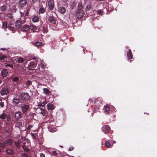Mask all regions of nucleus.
<instances>
[{
	"instance_id": "obj_46",
	"label": "nucleus",
	"mask_w": 157,
	"mask_h": 157,
	"mask_svg": "<svg viewBox=\"0 0 157 157\" xmlns=\"http://www.w3.org/2000/svg\"><path fill=\"white\" fill-rule=\"evenodd\" d=\"M14 144L17 147H18L19 146V144L18 142H15Z\"/></svg>"
},
{
	"instance_id": "obj_8",
	"label": "nucleus",
	"mask_w": 157,
	"mask_h": 157,
	"mask_svg": "<svg viewBox=\"0 0 157 157\" xmlns=\"http://www.w3.org/2000/svg\"><path fill=\"white\" fill-rule=\"evenodd\" d=\"M9 92L8 89L6 87L3 88L0 91V93L2 96L7 95Z\"/></svg>"
},
{
	"instance_id": "obj_30",
	"label": "nucleus",
	"mask_w": 157,
	"mask_h": 157,
	"mask_svg": "<svg viewBox=\"0 0 157 157\" xmlns=\"http://www.w3.org/2000/svg\"><path fill=\"white\" fill-rule=\"evenodd\" d=\"M7 58V56L5 55L1 54L0 55V61L5 59Z\"/></svg>"
},
{
	"instance_id": "obj_51",
	"label": "nucleus",
	"mask_w": 157,
	"mask_h": 157,
	"mask_svg": "<svg viewBox=\"0 0 157 157\" xmlns=\"http://www.w3.org/2000/svg\"><path fill=\"white\" fill-rule=\"evenodd\" d=\"M8 17L10 18H12V15L11 14H8Z\"/></svg>"
},
{
	"instance_id": "obj_60",
	"label": "nucleus",
	"mask_w": 157,
	"mask_h": 157,
	"mask_svg": "<svg viewBox=\"0 0 157 157\" xmlns=\"http://www.w3.org/2000/svg\"><path fill=\"white\" fill-rule=\"evenodd\" d=\"M2 82V81L1 80H0V84Z\"/></svg>"
},
{
	"instance_id": "obj_23",
	"label": "nucleus",
	"mask_w": 157,
	"mask_h": 157,
	"mask_svg": "<svg viewBox=\"0 0 157 157\" xmlns=\"http://www.w3.org/2000/svg\"><path fill=\"white\" fill-rule=\"evenodd\" d=\"M25 59L23 58L20 57L18 58V59L17 60L16 62L18 63H21L25 61Z\"/></svg>"
},
{
	"instance_id": "obj_7",
	"label": "nucleus",
	"mask_w": 157,
	"mask_h": 157,
	"mask_svg": "<svg viewBox=\"0 0 157 157\" xmlns=\"http://www.w3.org/2000/svg\"><path fill=\"white\" fill-rule=\"evenodd\" d=\"M26 0H20L18 2V7L21 8L25 6L27 4Z\"/></svg>"
},
{
	"instance_id": "obj_17",
	"label": "nucleus",
	"mask_w": 157,
	"mask_h": 157,
	"mask_svg": "<svg viewBox=\"0 0 157 157\" xmlns=\"http://www.w3.org/2000/svg\"><path fill=\"white\" fill-rule=\"evenodd\" d=\"M59 12L62 14H63L66 12V9L63 6H60L58 8Z\"/></svg>"
},
{
	"instance_id": "obj_11",
	"label": "nucleus",
	"mask_w": 157,
	"mask_h": 157,
	"mask_svg": "<svg viewBox=\"0 0 157 157\" xmlns=\"http://www.w3.org/2000/svg\"><path fill=\"white\" fill-rule=\"evenodd\" d=\"M48 20L50 23L53 24H55L56 23V21L55 17L53 16H50L48 19Z\"/></svg>"
},
{
	"instance_id": "obj_48",
	"label": "nucleus",
	"mask_w": 157,
	"mask_h": 157,
	"mask_svg": "<svg viewBox=\"0 0 157 157\" xmlns=\"http://www.w3.org/2000/svg\"><path fill=\"white\" fill-rule=\"evenodd\" d=\"M73 149H74L73 147H71L69 148L68 150L69 151H72Z\"/></svg>"
},
{
	"instance_id": "obj_6",
	"label": "nucleus",
	"mask_w": 157,
	"mask_h": 157,
	"mask_svg": "<svg viewBox=\"0 0 157 157\" xmlns=\"http://www.w3.org/2000/svg\"><path fill=\"white\" fill-rule=\"evenodd\" d=\"M36 63L33 62H31L29 63V65L27 67V68L29 70H33L36 66Z\"/></svg>"
},
{
	"instance_id": "obj_21",
	"label": "nucleus",
	"mask_w": 157,
	"mask_h": 157,
	"mask_svg": "<svg viewBox=\"0 0 157 157\" xmlns=\"http://www.w3.org/2000/svg\"><path fill=\"white\" fill-rule=\"evenodd\" d=\"M20 101V99L14 98L13 99V103L15 105H17L19 103Z\"/></svg>"
},
{
	"instance_id": "obj_39",
	"label": "nucleus",
	"mask_w": 157,
	"mask_h": 157,
	"mask_svg": "<svg viewBox=\"0 0 157 157\" xmlns=\"http://www.w3.org/2000/svg\"><path fill=\"white\" fill-rule=\"evenodd\" d=\"M5 67H9L12 68H13V65L12 64H10L9 63H7L5 65Z\"/></svg>"
},
{
	"instance_id": "obj_44",
	"label": "nucleus",
	"mask_w": 157,
	"mask_h": 157,
	"mask_svg": "<svg viewBox=\"0 0 157 157\" xmlns=\"http://www.w3.org/2000/svg\"><path fill=\"white\" fill-rule=\"evenodd\" d=\"M47 103V102L45 101H43V102H41V104L42 105V106L44 107V106Z\"/></svg>"
},
{
	"instance_id": "obj_50",
	"label": "nucleus",
	"mask_w": 157,
	"mask_h": 157,
	"mask_svg": "<svg viewBox=\"0 0 157 157\" xmlns=\"http://www.w3.org/2000/svg\"><path fill=\"white\" fill-rule=\"evenodd\" d=\"M7 118V120L8 121H10L11 120V119L10 117H6Z\"/></svg>"
},
{
	"instance_id": "obj_18",
	"label": "nucleus",
	"mask_w": 157,
	"mask_h": 157,
	"mask_svg": "<svg viewBox=\"0 0 157 157\" xmlns=\"http://www.w3.org/2000/svg\"><path fill=\"white\" fill-rule=\"evenodd\" d=\"M127 55L128 59H132V52L131 49H129L128 51L127 52Z\"/></svg>"
},
{
	"instance_id": "obj_43",
	"label": "nucleus",
	"mask_w": 157,
	"mask_h": 157,
	"mask_svg": "<svg viewBox=\"0 0 157 157\" xmlns=\"http://www.w3.org/2000/svg\"><path fill=\"white\" fill-rule=\"evenodd\" d=\"M19 80V78L17 77H15L13 79V81L15 82H17Z\"/></svg>"
},
{
	"instance_id": "obj_28",
	"label": "nucleus",
	"mask_w": 157,
	"mask_h": 157,
	"mask_svg": "<svg viewBox=\"0 0 157 157\" xmlns=\"http://www.w3.org/2000/svg\"><path fill=\"white\" fill-rule=\"evenodd\" d=\"M7 117V116L6 114L5 113H2L0 115V119H5Z\"/></svg>"
},
{
	"instance_id": "obj_2",
	"label": "nucleus",
	"mask_w": 157,
	"mask_h": 157,
	"mask_svg": "<svg viewBox=\"0 0 157 157\" xmlns=\"http://www.w3.org/2000/svg\"><path fill=\"white\" fill-rule=\"evenodd\" d=\"M21 99L23 101H26L29 100L30 96L27 93H22L21 94Z\"/></svg>"
},
{
	"instance_id": "obj_29",
	"label": "nucleus",
	"mask_w": 157,
	"mask_h": 157,
	"mask_svg": "<svg viewBox=\"0 0 157 157\" xmlns=\"http://www.w3.org/2000/svg\"><path fill=\"white\" fill-rule=\"evenodd\" d=\"M42 44V43L41 42H36L34 43V45L36 47H38L41 46Z\"/></svg>"
},
{
	"instance_id": "obj_54",
	"label": "nucleus",
	"mask_w": 157,
	"mask_h": 157,
	"mask_svg": "<svg viewBox=\"0 0 157 157\" xmlns=\"http://www.w3.org/2000/svg\"><path fill=\"white\" fill-rule=\"evenodd\" d=\"M40 109L41 110V112H43V111H44V110L43 109Z\"/></svg>"
},
{
	"instance_id": "obj_41",
	"label": "nucleus",
	"mask_w": 157,
	"mask_h": 157,
	"mask_svg": "<svg viewBox=\"0 0 157 157\" xmlns=\"http://www.w3.org/2000/svg\"><path fill=\"white\" fill-rule=\"evenodd\" d=\"M0 105L2 107H3L4 105V103L2 102V99H0Z\"/></svg>"
},
{
	"instance_id": "obj_40",
	"label": "nucleus",
	"mask_w": 157,
	"mask_h": 157,
	"mask_svg": "<svg viewBox=\"0 0 157 157\" xmlns=\"http://www.w3.org/2000/svg\"><path fill=\"white\" fill-rule=\"evenodd\" d=\"M17 125L19 127H21L22 125V122L19 121L17 122Z\"/></svg>"
},
{
	"instance_id": "obj_20",
	"label": "nucleus",
	"mask_w": 157,
	"mask_h": 157,
	"mask_svg": "<svg viewBox=\"0 0 157 157\" xmlns=\"http://www.w3.org/2000/svg\"><path fill=\"white\" fill-rule=\"evenodd\" d=\"M6 153L8 155H12L14 154V151L12 149H8L6 151Z\"/></svg>"
},
{
	"instance_id": "obj_5",
	"label": "nucleus",
	"mask_w": 157,
	"mask_h": 157,
	"mask_svg": "<svg viewBox=\"0 0 157 157\" xmlns=\"http://www.w3.org/2000/svg\"><path fill=\"white\" fill-rule=\"evenodd\" d=\"M102 130L105 134H108L110 130V127L108 125H105L103 126Z\"/></svg>"
},
{
	"instance_id": "obj_15",
	"label": "nucleus",
	"mask_w": 157,
	"mask_h": 157,
	"mask_svg": "<svg viewBox=\"0 0 157 157\" xmlns=\"http://www.w3.org/2000/svg\"><path fill=\"white\" fill-rule=\"evenodd\" d=\"M104 112L106 113L107 114H108L109 113L110 108L109 106L106 105L104 106L103 108Z\"/></svg>"
},
{
	"instance_id": "obj_55",
	"label": "nucleus",
	"mask_w": 157,
	"mask_h": 157,
	"mask_svg": "<svg viewBox=\"0 0 157 157\" xmlns=\"http://www.w3.org/2000/svg\"><path fill=\"white\" fill-rule=\"evenodd\" d=\"M38 0H33V1L34 3L37 2Z\"/></svg>"
},
{
	"instance_id": "obj_3",
	"label": "nucleus",
	"mask_w": 157,
	"mask_h": 157,
	"mask_svg": "<svg viewBox=\"0 0 157 157\" xmlns=\"http://www.w3.org/2000/svg\"><path fill=\"white\" fill-rule=\"evenodd\" d=\"M21 110L23 113L26 114L29 110V106L27 104H23L21 106Z\"/></svg>"
},
{
	"instance_id": "obj_14",
	"label": "nucleus",
	"mask_w": 157,
	"mask_h": 157,
	"mask_svg": "<svg viewBox=\"0 0 157 157\" xmlns=\"http://www.w3.org/2000/svg\"><path fill=\"white\" fill-rule=\"evenodd\" d=\"M22 113L21 111H17L15 113L16 119L18 120L21 117Z\"/></svg>"
},
{
	"instance_id": "obj_10",
	"label": "nucleus",
	"mask_w": 157,
	"mask_h": 157,
	"mask_svg": "<svg viewBox=\"0 0 157 157\" xmlns=\"http://www.w3.org/2000/svg\"><path fill=\"white\" fill-rule=\"evenodd\" d=\"M21 31L24 32H26L30 30V27L29 25H24L21 28Z\"/></svg>"
},
{
	"instance_id": "obj_16",
	"label": "nucleus",
	"mask_w": 157,
	"mask_h": 157,
	"mask_svg": "<svg viewBox=\"0 0 157 157\" xmlns=\"http://www.w3.org/2000/svg\"><path fill=\"white\" fill-rule=\"evenodd\" d=\"M47 106V109L48 110L51 111V112L54 109V107L53 105L51 103H48Z\"/></svg>"
},
{
	"instance_id": "obj_13",
	"label": "nucleus",
	"mask_w": 157,
	"mask_h": 157,
	"mask_svg": "<svg viewBox=\"0 0 157 157\" xmlns=\"http://www.w3.org/2000/svg\"><path fill=\"white\" fill-rule=\"evenodd\" d=\"M8 72L7 69H3L1 71V75L2 77H5L7 76Z\"/></svg>"
},
{
	"instance_id": "obj_4",
	"label": "nucleus",
	"mask_w": 157,
	"mask_h": 157,
	"mask_svg": "<svg viewBox=\"0 0 157 157\" xmlns=\"http://www.w3.org/2000/svg\"><path fill=\"white\" fill-rule=\"evenodd\" d=\"M84 14V12L81 9L78 10L76 13V15L78 19H81Z\"/></svg>"
},
{
	"instance_id": "obj_62",
	"label": "nucleus",
	"mask_w": 157,
	"mask_h": 157,
	"mask_svg": "<svg viewBox=\"0 0 157 157\" xmlns=\"http://www.w3.org/2000/svg\"><path fill=\"white\" fill-rule=\"evenodd\" d=\"M33 132H36V131H33Z\"/></svg>"
},
{
	"instance_id": "obj_61",
	"label": "nucleus",
	"mask_w": 157,
	"mask_h": 157,
	"mask_svg": "<svg viewBox=\"0 0 157 157\" xmlns=\"http://www.w3.org/2000/svg\"><path fill=\"white\" fill-rule=\"evenodd\" d=\"M1 149H0V152H1Z\"/></svg>"
},
{
	"instance_id": "obj_32",
	"label": "nucleus",
	"mask_w": 157,
	"mask_h": 157,
	"mask_svg": "<svg viewBox=\"0 0 157 157\" xmlns=\"http://www.w3.org/2000/svg\"><path fill=\"white\" fill-rule=\"evenodd\" d=\"M32 82L30 80H28L25 83L26 86L28 87L32 85Z\"/></svg>"
},
{
	"instance_id": "obj_1",
	"label": "nucleus",
	"mask_w": 157,
	"mask_h": 157,
	"mask_svg": "<svg viewBox=\"0 0 157 157\" xmlns=\"http://www.w3.org/2000/svg\"><path fill=\"white\" fill-rule=\"evenodd\" d=\"M13 142L11 139H7L3 143H0V147H5L8 146H11Z\"/></svg>"
},
{
	"instance_id": "obj_42",
	"label": "nucleus",
	"mask_w": 157,
	"mask_h": 157,
	"mask_svg": "<svg viewBox=\"0 0 157 157\" xmlns=\"http://www.w3.org/2000/svg\"><path fill=\"white\" fill-rule=\"evenodd\" d=\"M21 156L22 157H29L28 155L25 153H23L21 154Z\"/></svg>"
},
{
	"instance_id": "obj_35",
	"label": "nucleus",
	"mask_w": 157,
	"mask_h": 157,
	"mask_svg": "<svg viewBox=\"0 0 157 157\" xmlns=\"http://www.w3.org/2000/svg\"><path fill=\"white\" fill-rule=\"evenodd\" d=\"M51 154L55 157H56L57 156V154L56 151H52Z\"/></svg>"
},
{
	"instance_id": "obj_59",
	"label": "nucleus",
	"mask_w": 157,
	"mask_h": 157,
	"mask_svg": "<svg viewBox=\"0 0 157 157\" xmlns=\"http://www.w3.org/2000/svg\"><path fill=\"white\" fill-rule=\"evenodd\" d=\"M2 137L0 136V140H1L2 139Z\"/></svg>"
},
{
	"instance_id": "obj_56",
	"label": "nucleus",
	"mask_w": 157,
	"mask_h": 157,
	"mask_svg": "<svg viewBox=\"0 0 157 157\" xmlns=\"http://www.w3.org/2000/svg\"><path fill=\"white\" fill-rule=\"evenodd\" d=\"M98 99L99 101H101V104H102V101L101 98H99Z\"/></svg>"
},
{
	"instance_id": "obj_47",
	"label": "nucleus",
	"mask_w": 157,
	"mask_h": 157,
	"mask_svg": "<svg viewBox=\"0 0 157 157\" xmlns=\"http://www.w3.org/2000/svg\"><path fill=\"white\" fill-rule=\"evenodd\" d=\"M41 114H42L43 116H46V112H45V110L44 111H43V112H41Z\"/></svg>"
},
{
	"instance_id": "obj_22",
	"label": "nucleus",
	"mask_w": 157,
	"mask_h": 157,
	"mask_svg": "<svg viewBox=\"0 0 157 157\" xmlns=\"http://www.w3.org/2000/svg\"><path fill=\"white\" fill-rule=\"evenodd\" d=\"M39 17L37 16H34L32 19V21L33 22H37L39 21Z\"/></svg>"
},
{
	"instance_id": "obj_58",
	"label": "nucleus",
	"mask_w": 157,
	"mask_h": 157,
	"mask_svg": "<svg viewBox=\"0 0 157 157\" xmlns=\"http://www.w3.org/2000/svg\"><path fill=\"white\" fill-rule=\"evenodd\" d=\"M97 101H98V99H97V100H95V102L96 103L97 102Z\"/></svg>"
},
{
	"instance_id": "obj_34",
	"label": "nucleus",
	"mask_w": 157,
	"mask_h": 157,
	"mask_svg": "<svg viewBox=\"0 0 157 157\" xmlns=\"http://www.w3.org/2000/svg\"><path fill=\"white\" fill-rule=\"evenodd\" d=\"M105 145L107 148H109L111 144L108 141H106L105 143Z\"/></svg>"
},
{
	"instance_id": "obj_53",
	"label": "nucleus",
	"mask_w": 157,
	"mask_h": 157,
	"mask_svg": "<svg viewBox=\"0 0 157 157\" xmlns=\"http://www.w3.org/2000/svg\"><path fill=\"white\" fill-rule=\"evenodd\" d=\"M38 106H39V107H40V106H42V105H41V102H40V103H39L38 104Z\"/></svg>"
},
{
	"instance_id": "obj_12",
	"label": "nucleus",
	"mask_w": 157,
	"mask_h": 157,
	"mask_svg": "<svg viewBox=\"0 0 157 157\" xmlns=\"http://www.w3.org/2000/svg\"><path fill=\"white\" fill-rule=\"evenodd\" d=\"M21 25V21L20 20H17L14 23V27L15 29H18L20 28Z\"/></svg>"
},
{
	"instance_id": "obj_33",
	"label": "nucleus",
	"mask_w": 157,
	"mask_h": 157,
	"mask_svg": "<svg viewBox=\"0 0 157 157\" xmlns=\"http://www.w3.org/2000/svg\"><path fill=\"white\" fill-rule=\"evenodd\" d=\"M91 8V6L90 5H87L86 7V10L89 11Z\"/></svg>"
},
{
	"instance_id": "obj_24",
	"label": "nucleus",
	"mask_w": 157,
	"mask_h": 157,
	"mask_svg": "<svg viewBox=\"0 0 157 157\" xmlns=\"http://www.w3.org/2000/svg\"><path fill=\"white\" fill-rule=\"evenodd\" d=\"M44 93L45 94H49L51 93V91L49 90L46 88H44L43 89Z\"/></svg>"
},
{
	"instance_id": "obj_57",
	"label": "nucleus",
	"mask_w": 157,
	"mask_h": 157,
	"mask_svg": "<svg viewBox=\"0 0 157 157\" xmlns=\"http://www.w3.org/2000/svg\"><path fill=\"white\" fill-rule=\"evenodd\" d=\"M1 50H6V49H5V48H1Z\"/></svg>"
},
{
	"instance_id": "obj_27",
	"label": "nucleus",
	"mask_w": 157,
	"mask_h": 157,
	"mask_svg": "<svg viewBox=\"0 0 157 157\" xmlns=\"http://www.w3.org/2000/svg\"><path fill=\"white\" fill-rule=\"evenodd\" d=\"M45 9L43 7H41L39 9V13L43 14L45 12Z\"/></svg>"
},
{
	"instance_id": "obj_19",
	"label": "nucleus",
	"mask_w": 157,
	"mask_h": 157,
	"mask_svg": "<svg viewBox=\"0 0 157 157\" xmlns=\"http://www.w3.org/2000/svg\"><path fill=\"white\" fill-rule=\"evenodd\" d=\"M30 27V29H31V30L33 31V32H37L38 30L37 28V27L33 25H31L29 26Z\"/></svg>"
},
{
	"instance_id": "obj_9",
	"label": "nucleus",
	"mask_w": 157,
	"mask_h": 157,
	"mask_svg": "<svg viewBox=\"0 0 157 157\" xmlns=\"http://www.w3.org/2000/svg\"><path fill=\"white\" fill-rule=\"evenodd\" d=\"M48 6L50 10H53L55 7L54 0H49Z\"/></svg>"
},
{
	"instance_id": "obj_38",
	"label": "nucleus",
	"mask_w": 157,
	"mask_h": 157,
	"mask_svg": "<svg viewBox=\"0 0 157 157\" xmlns=\"http://www.w3.org/2000/svg\"><path fill=\"white\" fill-rule=\"evenodd\" d=\"M6 7L5 6H1L0 7V9L3 11H4L5 10H6Z\"/></svg>"
},
{
	"instance_id": "obj_45",
	"label": "nucleus",
	"mask_w": 157,
	"mask_h": 157,
	"mask_svg": "<svg viewBox=\"0 0 157 157\" xmlns=\"http://www.w3.org/2000/svg\"><path fill=\"white\" fill-rule=\"evenodd\" d=\"M98 11L99 14H102L103 13V11L101 10H99Z\"/></svg>"
},
{
	"instance_id": "obj_36",
	"label": "nucleus",
	"mask_w": 157,
	"mask_h": 157,
	"mask_svg": "<svg viewBox=\"0 0 157 157\" xmlns=\"http://www.w3.org/2000/svg\"><path fill=\"white\" fill-rule=\"evenodd\" d=\"M31 134L32 136L34 139H36V137L38 136V135L36 133H32Z\"/></svg>"
},
{
	"instance_id": "obj_37",
	"label": "nucleus",
	"mask_w": 157,
	"mask_h": 157,
	"mask_svg": "<svg viewBox=\"0 0 157 157\" xmlns=\"http://www.w3.org/2000/svg\"><path fill=\"white\" fill-rule=\"evenodd\" d=\"M3 27L4 29H6L7 28V23L6 22H4L3 23Z\"/></svg>"
},
{
	"instance_id": "obj_31",
	"label": "nucleus",
	"mask_w": 157,
	"mask_h": 157,
	"mask_svg": "<svg viewBox=\"0 0 157 157\" xmlns=\"http://www.w3.org/2000/svg\"><path fill=\"white\" fill-rule=\"evenodd\" d=\"M45 66L44 64L42 63H40V64L38 65V67L40 69V68L42 70H43Z\"/></svg>"
},
{
	"instance_id": "obj_26",
	"label": "nucleus",
	"mask_w": 157,
	"mask_h": 157,
	"mask_svg": "<svg viewBox=\"0 0 157 157\" xmlns=\"http://www.w3.org/2000/svg\"><path fill=\"white\" fill-rule=\"evenodd\" d=\"M22 148L24 150V151L27 152H28L30 151L29 149L25 145H23L22 147Z\"/></svg>"
},
{
	"instance_id": "obj_49",
	"label": "nucleus",
	"mask_w": 157,
	"mask_h": 157,
	"mask_svg": "<svg viewBox=\"0 0 157 157\" xmlns=\"http://www.w3.org/2000/svg\"><path fill=\"white\" fill-rule=\"evenodd\" d=\"M40 157H45L44 154L41 153L40 155Z\"/></svg>"
},
{
	"instance_id": "obj_25",
	"label": "nucleus",
	"mask_w": 157,
	"mask_h": 157,
	"mask_svg": "<svg viewBox=\"0 0 157 157\" xmlns=\"http://www.w3.org/2000/svg\"><path fill=\"white\" fill-rule=\"evenodd\" d=\"M12 25H9L8 29L10 30L13 31V33H14L15 31V27L12 26Z\"/></svg>"
},
{
	"instance_id": "obj_52",
	"label": "nucleus",
	"mask_w": 157,
	"mask_h": 157,
	"mask_svg": "<svg viewBox=\"0 0 157 157\" xmlns=\"http://www.w3.org/2000/svg\"><path fill=\"white\" fill-rule=\"evenodd\" d=\"M29 10H27L26 13V15L28 16L29 14Z\"/></svg>"
}]
</instances>
